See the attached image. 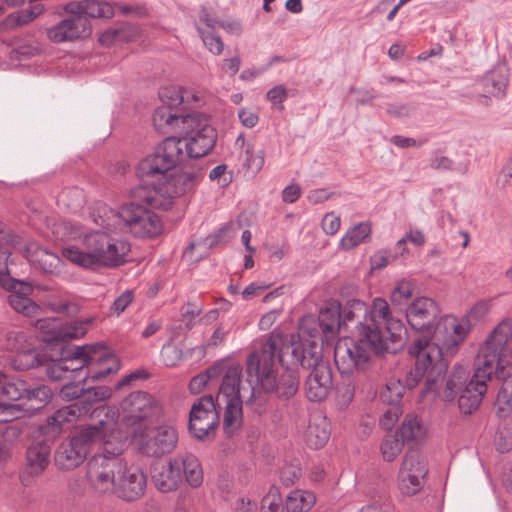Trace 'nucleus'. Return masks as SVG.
<instances>
[{"label": "nucleus", "mask_w": 512, "mask_h": 512, "mask_svg": "<svg viewBox=\"0 0 512 512\" xmlns=\"http://www.w3.org/2000/svg\"><path fill=\"white\" fill-rule=\"evenodd\" d=\"M330 437V429L325 420L310 423L306 432L307 443L314 449L322 448Z\"/></svg>", "instance_id": "obj_39"}, {"label": "nucleus", "mask_w": 512, "mask_h": 512, "mask_svg": "<svg viewBox=\"0 0 512 512\" xmlns=\"http://www.w3.org/2000/svg\"><path fill=\"white\" fill-rule=\"evenodd\" d=\"M91 322V318H87L81 322H73L63 331L61 337L63 339H79L87 333L86 325Z\"/></svg>", "instance_id": "obj_54"}, {"label": "nucleus", "mask_w": 512, "mask_h": 512, "mask_svg": "<svg viewBox=\"0 0 512 512\" xmlns=\"http://www.w3.org/2000/svg\"><path fill=\"white\" fill-rule=\"evenodd\" d=\"M395 434L405 444L422 439L425 435V429L416 415H406L401 427Z\"/></svg>", "instance_id": "obj_35"}, {"label": "nucleus", "mask_w": 512, "mask_h": 512, "mask_svg": "<svg viewBox=\"0 0 512 512\" xmlns=\"http://www.w3.org/2000/svg\"><path fill=\"white\" fill-rule=\"evenodd\" d=\"M430 167L438 171H456L461 174H465L468 170L467 163L455 164L453 160L446 156H442L438 151L433 152Z\"/></svg>", "instance_id": "obj_43"}, {"label": "nucleus", "mask_w": 512, "mask_h": 512, "mask_svg": "<svg viewBox=\"0 0 512 512\" xmlns=\"http://www.w3.org/2000/svg\"><path fill=\"white\" fill-rule=\"evenodd\" d=\"M133 300V293L130 290L124 291L120 296H118L114 303L111 306V310L115 312L117 315L122 313L128 305Z\"/></svg>", "instance_id": "obj_59"}, {"label": "nucleus", "mask_w": 512, "mask_h": 512, "mask_svg": "<svg viewBox=\"0 0 512 512\" xmlns=\"http://www.w3.org/2000/svg\"><path fill=\"white\" fill-rule=\"evenodd\" d=\"M87 380H91L90 377L84 376L83 379L79 380L77 383H67L60 389V397L65 401H73L76 402L80 399L83 392H85V383Z\"/></svg>", "instance_id": "obj_46"}, {"label": "nucleus", "mask_w": 512, "mask_h": 512, "mask_svg": "<svg viewBox=\"0 0 512 512\" xmlns=\"http://www.w3.org/2000/svg\"><path fill=\"white\" fill-rule=\"evenodd\" d=\"M51 448L43 442L33 441L26 449L25 461L19 478L24 486H30L42 475L50 463Z\"/></svg>", "instance_id": "obj_22"}, {"label": "nucleus", "mask_w": 512, "mask_h": 512, "mask_svg": "<svg viewBox=\"0 0 512 512\" xmlns=\"http://www.w3.org/2000/svg\"><path fill=\"white\" fill-rule=\"evenodd\" d=\"M390 142L392 144H394L395 146L404 149V148L414 147L416 145L421 146L426 142V140H422L419 143H417V141L412 137L394 135L390 138Z\"/></svg>", "instance_id": "obj_62"}, {"label": "nucleus", "mask_w": 512, "mask_h": 512, "mask_svg": "<svg viewBox=\"0 0 512 512\" xmlns=\"http://www.w3.org/2000/svg\"><path fill=\"white\" fill-rule=\"evenodd\" d=\"M123 412L122 423L126 427H147V422L160 415L161 409L152 396L143 391L130 393L120 404ZM138 429H134V433Z\"/></svg>", "instance_id": "obj_15"}, {"label": "nucleus", "mask_w": 512, "mask_h": 512, "mask_svg": "<svg viewBox=\"0 0 512 512\" xmlns=\"http://www.w3.org/2000/svg\"><path fill=\"white\" fill-rule=\"evenodd\" d=\"M415 357L414 365L406 372L402 380L389 382L386 391L381 394L384 402L396 404L403 397L405 389H413L425 377L423 394L434 390L435 384L444 378L447 364L439 358V350L429 345L426 336L418 337L409 348Z\"/></svg>", "instance_id": "obj_6"}, {"label": "nucleus", "mask_w": 512, "mask_h": 512, "mask_svg": "<svg viewBox=\"0 0 512 512\" xmlns=\"http://www.w3.org/2000/svg\"><path fill=\"white\" fill-rule=\"evenodd\" d=\"M510 70L505 61L497 62L483 77L484 90L497 98H504L509 84Z\"/></svg>", "instance_id": "obj_29"}, {"label": "nucleus", "mask_w": 512, "mask_h": 512, "mask_svg": "<svg viewBox=\"0 0 512 512\" xmlns=\"http://www.w3.org/2000/svg\"><path fill=\"white\" fill-rule=\"evenodd\" d=\"M288 97V91L283 85H276L267 92V99L271 102L272 106L282 111L284 109L283 102Z\"/></svg>", "instance_id": "obj_55"}, {"label": "nucleus", "mask_w": 512, "mask_h": 512, "mask_svg": "<svg viewBox=\"0 0 512 512\" xmlns=\"http://www.w3.org/2000/svg\"><path fill=\"white\" fill-rule=\"evenodd\" d=\"M371 234V226L367 222H361L350 228L341 239L344 249H352L364 242Z\"/></svg>", "instance_id": "obj_38"}, {"label": "nucleus", "mask_w": 512, "mask_h": 512, "mask_svg": "<svg viewBox=\"0 0 512 512\" xmlns=\"http://www.w3.org/2000/svg\"><path fill=\"white\" fill-rule=\"evenodd\" d=\"M116 225L137 238H153L162 231V222L151 209L135 203H125L116 212Z\"/></svg>", "instance_id": "obj_13"}, {"label": "nucleus", "mask_w": 512, "mask_h": 512, "mask_svg": "<svg viewBox=\"0 0 512 512\" xmlns=\"http://www.w3.org/2000/svg\"><path fill=\"white\" fill-rule=\"evenodd\" d=\"M283 343V334L272 331L265 340L261 352L249 354L246 361V373L250 398L254 395L255 386L272 393L280 401L292 399L300 386L299 372L296 367L286 365L285 353L279 350Z\"/></svg>", "instance_id": "obj_3"}, {"label": "nucleus", "mask_w": 512, "mask_h": 512, "mask_svg": "<svg viewBox=\"0 0 512 512\" xmlns=\"http://www.w3.org/2000/svg\"><path fill=\"white\" fill-rule=\"evenodd\" d=\"M53 396L51 388L44 384L30 385L26 382V391L24 399L30 402H35L37 408H42L47 405Z\"/></svg>", "instance_id": "obj_42"}, {"label": "nucleus", "mask_w": 512, "mask_h": 512, "mask_svg": "<svg viewBox=\"0 0 512 512\" xmlns=\"http://www.w3.org/2000/svg\"><path fill=\"white\" fill-rule=\"evenodd\" d=\"M39 266L45 273H55L59 271L61 260L60 258L53 254L48 253L47 251H42L41 255L37 258Z\"/></svg>", "instance_id": "obj_51"}, {"label": "nucleus", "mask_w": 512, "mask_h": 512, "mask_svg": "<svg viewBox=\"0 0 512 512\" xmlns=\"http://www.w3.org/2000/svg\"><path fill=\"white\" fill-rule=\"evenodd\" d=\"M498 183L501 184L502 187L512 186V158L503 167L498 178Z\"/></svg>", "instance_id": "obj_64"}, {"label": "nucleus", "mask_w": 512, "mask_h": 512, "mask_svg": "<svg viewBox=\"0 0 512 512\" xmlns=\"http://www.w3.org/2000/svg\"><path fill=\"white\" fill-rule=\"evenodd\" d=\"M301 195V188L298 184H291L282 191V199L286 203H294Z\"/></svg>", "instance_id": "obj_63"}, {"label": "nucleus", "mask_w": 512, "mask_h": 512, "mask_svg": "<svg viewBox=\"0 0 512 512\" xmlns=\"http://www.w3.org/2000/svg\"><path fill=\"white\" fill-rule=\"evenodd\" d=\"M123 446V443L113 446L106 441L103 452L94 455L88 462L87 477L96 491L114 492L118 473L124 466Z\"/></svg>", "instance_id": "obj_12"}, {"label": "nucleus", "mask_w": 512, "mask_h": 512, "mask_svg": "<svg viewBox=\"0 0 512 512\" xmlns=\"http://www.w3.org/2000/svg\"><path fill=\"white\" fill-rule=\"evenodd\" d=\"M511 362L512 319H505L491 331L480 348L475 368L489 372V376L500 381L509 373L507 367Z\"/></svg>", "instance_id": "obj_8"}, {"label": "nucleus", "mask_w": 512, "mask_h": 512, "mask_svg": "<svg viewBox=\"0 0 512 512\" xmlns=\"http://www.w3.org/2000/svg\"><path fill=\"white\" fill-rule=\"evenodd\" d=\"M315 495L310 491L294 490L286 498L287 512H303L311 509L315 504Z\"/></svg>", "instance_id": "obj_37"}, {"label": "nucleus", "mask_w": 512, "mask_h": 512, "mask_svg": "<svg viewBox=\"0 0 512 512\" xmlns=\"http://www.w3.org/2000/svg\"><path fill=\"white\" fill-rule=\"evenodd\" d=\"M415 106L411 103H390L386 106V113L394 118H408L413 115Z\"/></svg>", "instance_id": "obj_53"}, {"label": "nucleus", "mask_w": 512, "mask_h": 512, "mask_svg": "<svg viewBox=\"0 0 512 512\" xmlns=\"http://www.w3.org/2000/svg\"><path fill=\"white\" fill-rule=\"evenodd\" d=\"M238 117H239L242 125L247 128L255 127L259 120L257 113H255L249 109H246V108H242L239 110Z\"/></svg>", "instance_id": "obj_60"}, {"label": "nucleus", "mask_w": 512, "mask_h": 512, "mask_svg": "<svg viewBox=\"0 0 512 512\" xmlns=\"http://www.w3.org/2000/svg\"><path fill=\"white\" fill-rule=\"evenodd\" d=\"M340 218L333 214H326L322 221V227L326 234L334 235L340 228Z\"/></svg>", "instance_id": "obj_61"}, {"label": "nucleus", "mask_w": 512, "mask_h": 512, "mask_svg": "<svg viewBox=\"0 0 512 512\" xmlns=\"http://www.w3.org/2000/svg\"><path fill=\"white\" fill-rule=\"evenodd\" d=\"M403 446V440L398 435L386 436L381 444L383 458L388 462L393 461L400 454Z\"/></svg>", "instance_id": "obj_44"}, {"label": "nucleus", "mask_w": 512, "mask_h": 512, "mask_svg": "<svg viewBox=\"0 0 512 512\" xmlns=\"http://www.w3.org/2000/svg\"><path fill=\"white\" fill-rule=\"evenodd\" d=\"M378 328L385 346L395 348V353L404 346L407 329L401 320L391 316L390 311L384 319L379 317Z\"/></svg>", "instance_id": "obj_28"}, {"label": "nucleus", "mask_w": 512, "mask_h": 512, "mask_svg": "<svg viewBox=\"0 0 512 512\" xmlns=\"http://www.w3.org/2000/svg\"><path fill=\"white\" fill-rule=\"evenodd\" d=\"M428 473L426 463L419 450L409 449L399 471V488L405 495H415L422 489V480Z\"/></svg>", "instance_id": "obj_18"}, {"label": "nucleus", "mask_w": 512, "mask_h": 512, "mask_svg": "<svg viewBox=\"0 0 512 512\" xmlns=\"http://www.w3.org/2000/svg\"><path fill=\"white\" fill-rule=\"evenodd\" d=\"M180 457L170 459L166 464H157L151 469V477L155 487L163 492H171L182 482Z\"/></svg>", "instance_id": "obj_27"}, {"label": "nucleus", "mask_w": 512, "mask_h": 512, "mask_svg": "<svg viewBox=\"0 0 512 512\" xmlns=\"http://www.w3.org/2000/svg\"><path fill=\"white\" fill-rule=\"evenodd\" d=\"M131 250L128 241H113L107 235L94 232L86 235L81 246H68L62 250L63 256L70 262L89 269L103 266L117 267L126 262Z\"/></svg>", "instance_id": "obj_7"}, {"label": "nucleus", "mask_w": 512, "mask_h": 512, "mask_svg": "<svg viewBox=\"0 0 512 512\" xmlns=\"http://www.w3.org/2000/svg\"><path fill=\"white\" fill-rule=\"evenodd\" d=\"M180 471L182 476H185L187 483L193 487H199L203 482V471L198 459L192 455L187 454L180 457Z\"/></svg>", "instance_id": "obj_34"}, {"label": "nucleus", "mask_w": 512, "mask_h": 512, "mask_svg": "<svg viewBox=\"0 0 512 512\" xmlns=\"http://www.w3.org/2000/svg\"><path fill=\"white\" fill-rule=\"evenodd\" d=\"M241 381V368H229L222 378L216 400L212 395L199 398L191 407L188 429L198 440H209L214 437L219 426L220 418L217 407L225 404L223 430L227 437H232L242 426L243 421V392L246 387Z\"/></svg>", "instance_id": "obj_2"}, {"label": "nucleus", "mask_w": 512, "mask_h": 512, "mask_svg": "<svg viewBox=\"0 0 512 512\" xmlns=\"http://www.w3.org/2000/svg\"><path fill=\"white\" fill-rule=\"evenodd\" d=\"M496 404L503 413L512 412V373H508L499 383Z\"/></svg>", "instance_id": "obj_41"}, {"label": "nucleus", "mask_w": 512, "mask_h": 512, "mask_svg": "<svg viewBox=\"0 0 512 512\" xmlns=\"http://www.w3.org/2000/svg\"><path fill=\"white\" fill-rule=\"evenodd\" d=\"M47 37L54 43L70 42L88 38L92 34L90 20L86 17H64L46 31Z\"/></svg>", "instance_id": "obj_23"}, {"label": "nucleus", "mask_w": 512, "mask_h": 512, "mask_svg": "<svg viewBox=\"0 0 512 512\" xmlns=\"http://www.w3.org/2000/svg\"><path fill=\"white\" fill-rule=\"evenodd\" d=\"M48 350L49 359L43 363L42 368L51 380H61L68 372L75 379L76 374L85 369L86 377L96 382L116 373L120 368L119 359L101 342L82 346L60 343L56 348Z\"/></svg>", "instance_id": "obj_4"}, {"label": "nucleus", "mask_w": 512, "mask_h": 512, "mask_svg": "<svg viewBox=\"0 0 512 512\" xmlns=\"http://www.w3.org/2000/svg\"><path fill=\"white\" fill-rule=\"evenodd\" d=\"M441 311L439 305L431 298L420 297L412 301L405 309L408 324L416 332L432 334Z\"/></svg>", "instance_id": "obj_19"}, {"label": "nucleus", "mask_w": 512, "mask_h": 512, "mask_svg": "<svg viewBox=\"0 0 512 512\" xmlns=\"http://www.w3.org/2000/svg\"><path fill=\"white\" fill-rule=\"evenodd\" d=\"M104 421L82 425L72 431L54 451V465L60 471H72L88 458L93 446L104 438Z\"/></svg>", "instance_id": "obj_9"}, {"label": "nucleus", "mask_w": 512, "mask_h": 512, "mask_svg": "<svg viewBox=\"0 0 512 512\" xmlns=\"http://www.w3.org/2000/svg\"><path fill=\"white\" fill-rule=\"evenodd\" d=\"M285 336L283 335V339ZM294 335L291 337L290 345H284V342L279 345V349L284 350L285 355L290 354L292 358V365L297 366L300 365L304 369H313L320 364H328L327 362H323V354L322 347L325 343H322V339L320 338H305L299 332V340H294Z\"/></svg>", "instance_id": "obj_17"}, {"label": "nucleus", "mask_w": 512, "mask_h": 512, "mask_svg": "<svg viewBox=\"0 0 512 512\" xmlns=\"http://www.w3.org/2000/svg\"><path fill=\"white\" fill-rule=\"evenodd\" d=\"M178 442V434L170 425L153 428L141 445V452L149 457H162L171 453Z\"/></svg>", "instance_id": "obj_24"}, {"label": "nucleus", "mask_w": 512, "mask_h": 512, "mask_svg": "<svg viewBox=\"0 0 512 512\" xmlns=\"http://www.w3.org/2000/svg\"><path fill=\"white\" fill-rule=\"evenodd\" d=\"M395 259L396 255L392 254L390 250L383 249L377 251L370 257L371 268L377 270L383 269Z\"/></svg>", "instance_id": "obj_56"}, {"label": "nucleus", "mask_w": 512, "mask_h": 512, "mask_svg": "<svg viewBox=\"0 0 512 512\" xmlns=\"http://www.w3.org/2000/svg\"><path fill=\"white\" fill-rule=\"evenodd\" d=\"M400 414L401 411L399 407L395 405L390 407L380 419L381 427L385 430H390L398 420Z\"/></svg>", "instance_id": "obj_58"}, {"label": "nucleus", "mask_w": 512, "mask_h": 512, "mask_svg": "<svg viewBox=\"0 0 512 512\" xmlns=\"http://www.w3.org/2000/svg\"><path fill=\"white\" fill-rule=\"evenodd\" d=\"M500 381L484 370L474 369L473 375L467 383L461 377L453 376L446 383L445 398L452 400L458 397V407L461 413L470 415L475 412L489 390L496 391Z\"/></svg>", "instance_id": "obj_11"}, {"label": "nucleus", "mask_w": 512, "mask_h": 512, "mask_svg": "<svg viewBox=\"0 0 512 512\" xmlns=\"http://www.w3.org/2000/svg\"><path fill=\"white\" fill-rule=\"evenodd\" d=\"M203 178L204 170L202 167L184 165L170 181H167V185L174 187V194L179 196L193 190Z\"/></svg>", "instance_id": "obj_30"}, {"label": "nucleus", "mask_w": 512, "mask_h": 512, "mask_svg": "<svg viewBox=\"0 0 512 512\" xmlns=\"http://www.w3.org/2000/svg\"><path fill=\"white\" fill-rule=\"evenodd\" d=\"M154 126L159 131L170 126L179 130L182 136L165 138L153 153L140 161L137 175L141 179H166L167 173L178 164L206 156L216 144V130L209 124V119L198 111L176 115L161 108L154 116Z\"/></svg>", "instance_id": "obj_1"}, {"label": "nucleus", "mask_w": 512, "mask_h": 512, "mask_svg": "<svg viewBox=\"0 0 512 512\" xmlns=\"http://www.w3.org/2000/svg\"><path fill=\"white\" fill-rule=\"evenodd\" d=\"M468 332L465 323H460L456 317L446 315L437 319L432 329V338H428L429 345L439 350V358L444 352L452 353L464 340Z\"/></svg>", "instance_id": "obj_16"}, {"label": "nucleus", "mask_w": 512, "mask_h": 512, "mask_svg": "<svg viewBox=\"0 0 512 512\" xmlns=\"http://www.w3.org/2000/svg\"><path fill=\"white\" fill-rule=\"evenodd\" d=\"M25 426L24 422H16L6 426L2 431L0 441L12 448V445L22 436Z\"/></svg>", "instance_id": "obj_49"}, {"label": "nucleus", "mask_w": 512, "mask_h": 512, "mask_svg": "<svg viewBox=\"0 0 512 512\" xmlns=\"http://www.w3.org/2000/svg\"><path fill=\"white\" fill-rule=\"evenodd\" d=\"M333 386L332 368L328 364H320L312 369L308 375L304 390L309 401L320 402L324 400Z\"/></svg>", "instance_id": "obj_25"}, {"label": "nucleus", "mask_w": 512, "mask_h": 512, "mask_svg": "<svg viewBox=\"0 0 512 512\" xmlns=\"http://www.w3.org/2000/svg\"><path fill=\"white\" fill-rule=\"evenodd\" d=\"M301 474L298 466L288 465L281 469L280 480L285 487H290L301 477Z\"/></svg>", "instance_id": "obj_57"}, {"label": "nucleus", "mask_w": 512, "mask_h": 512, "mask_svg": "<svg viewBox=\"0 0 512 512\" xmlns=\"http://www.w3.org/2000/svg\"><path fill=\"white\" fill-rule=\"evenodd\" d=\"M159 97L163 103L162 106L155 109L153 113V120L156 112L161 108H166L170 113L179 115L177 112H173L172 109L178 107L184 103H190L191 101L198 103L199 98L191 91L183 89L178 86L164 87L159 91Z\"/></svg>", "instance_id": "obj_32"}, {"label": "nucleus", "mask_w": 512, "mask_h": 512, "mask_svg": "<svg viewBox=\"0 0 512 512\" xmlns=\"http://www.w3.org/2000/svg\"><path fill=\"white\" fill-rule=\"evenodd\" d=\"M83 15L90 18H112L114 16L113 6L106 1L84 0Z\"/></svg>", "instance_id": "obj_40"}, {"label": "nucleus", "mask_w": 512, "mask_h": 512, "mask_svg": "<svg viewBox=\"0 0 512 512\" xmlns=\"http://www.w3.org/2000/svg\"><path fill=\"white\" fill-rule=\"evenodd\" d=\"M146 485L147 480L143 471L138 467L128 466L124 460L113 494L124 501L133 502L144 495Z\"/></svg>", "instance_id": "obj_21"}, {"label": "nucleus", "mask_w": 512, "mask_h": 512, "mask_svg": "<svg viewBox=\"0 0 512 512\" xmlns=\"http://www.w3.org/2000/svg\"><path fill=\"white\" fill-rule=\"evenodd\" d=\"M389 312L388 302L380 297L373 300L372 306L359 299H349L341 305L342 330L350 336L381 337L378 321Z\"/></svg>", "instance_id": "obj_10"}, {"label": "nucleus", "mask_w": 512, "mask_h": 512, "mask_svg": "<svg viewBox=\"0 0 512 512\" xmlns=\"http://www.w3.org/2000/svg\"><path fill=\"white\" fill-rule=\"evenodd\" d=\"M48 359V349L33 348L17 352L11 359V365L15 370L25 371L42 368L43 363Z\"/></svg>", "instance_id": "obj_33"}, {"label": "nucleus", "mask_w": 512, "mask_h": 512, "mask_svg": "<svg viewBox=\"0 0 512 512\" xmlns=\"http://www.w3.org/2000/svg\"><path fill=\"white\" fill-rule=\"evenodd\" d=\"M161 355L165 365L173 367L182 358V350L173 345L170 340L163 345Z\"/></svg>", "instance_id": "obj_52"}, {"label": "nucleus", "mask_w": 512, "mask_h": 512, "mask_svg": "<svg viewBox=\"0 0 512 512\" xmlns=\"http://www.w3.org/2000/svg\"><path fill=\"white\" fill-rule=\"evenodd\" d=\"M245 155V165L247 168L252 172H259L264 165V150H258L257 152H254L252 147L248 145L245 150Z\"/></svg>", "instance_id": "obj_50"}, {"label": "nucleus", "mask_w": 512, "mask_h": 512, "mask_svg": "<svg viewBox=\"0 0 512 512\" xmlns=\"http://www.w3.org/2000/svg\"><path fill=\"white\" fill-rule=\"evenodd\" d=\"M196 29L204 45L210 52H212L214 55H219L222 53L224 44L221 40V37L217 35L215 31H205L198 24H196Z\"/></svg>", "instance_id": "obj_47"}, {"label": "nucleus", "mask_w": 512, "mask_h": 512, "mask_svg": "<svg viewBox=\"0 0 512 512\" xmlns=\"http://www.w3.org/2000/svg\"><path fill=\"white\" fill-rule=\"evenodd\" d=\"M25 414V409L20 404L8 403L0 399V423L13 422Z\"/></svg>", "instance_id": "obj_45"}, {"label": "nucleus", "mask_w": 512, "mask_h": 512, "mask_svg": "<svg viewBox=\"0 0 512 512\" xmlns=\"http://www.w3.org/2000/svg\"><path fill=\"white\" fill-rule=\"evenodd\" d=\"M395 354V348L385 346L382 337L349 336L338 343L334 351V361L343 378L337 386V393L347 405L354 397V375L365 372L371 365L373 356Z\"/></svg>", "instance_id": "obj_5"}, {"label": "nucleus", "mask_w": 512, "mask_h": 512, "mask_svg": "<svg viewBox=\"0 0 512 512\" xmlns=\"http://www.w3.org/2000/svg\"><path fill=\"white\" fill-rule=\"evenodd\" d=\"M0 286L11 292L8 296V303L16 312L32 317L40 310V307L28 297L33 292V286L30 283L15 279L10 275H2L0 276Z\"/></svg>", "instance_id": "obj_20"}, {"label": "nucleus", "mask_w": 512, "mask_h": 512, "mask_svg": "<svg viewBox=\"0 0 512 512\" xmlns=\"http://www.w3.org/2000/svg\"><path fill=\"white\" fill-rule=\"evenodd\" d=\"M110 390L105 386L86 387L80 399L64 408H70L72 420L88 414L94 404L109 398Z\"/></svg>", "instance_id": "obj_31"}, {"label": "nucleus", "mask_w": 512, "mask_h": 512, "mask_svg": "<svg viewBox=\"0 0 512 512\" xmlns=\"http://www.w3.org/2000/svg\"><path fill=\"white\" fill-rule=\"evenodd\" d=\"M41 13L42 7L36 4L31 6L29 9H23L16 13L9 14L2 20L1 26L3 29L11 30L29 23Z\"/></svg>", "instance_id": "obj_36"}, {"label": "nucleus", "mask_w": 512, "mask_h": 512, "mask_svg": "<svg viewBox=\"0 0 512 512\" xmlns=\"http://www.w3.org/2000/svg\"><path fill=\"white\" fill-rule=\"evenodd\" d=\"M412 294L413 288L411 283L408 281H401L391 292V303L393 306H401L411 299Z\"/></svg>", "instance_id": "obj_48"}, {"label": "nucleus", "mask_w": 512, "mask_h": 512, "mask_svg": "<svg viewBox=\"0 0 512 512\" xmlns=\"http://www.w3.org/2000/svg\"><path fill=\"white\" fill-rule=\"evenodd\" d=\"M299 330L303 336L320 338L322 343L329 344L342 330L341 304L336 300L325 302L318 316L310 314L301 318Z\"/></svg>", "instance_id": "obj_14"}, {"label": "nucleus", "mask_w": 512, "mask_h": 512, "mask_svg": "<svg viewBox=\"0 0 512 512\" xmlns=\"http://www.w3.org/2000/svg\"><path fill=\"white\" fill-rule=\"evenodd\" d=\"M72 421L70 408L62 407L58 409L38 425L35 441L43 442L51 447L53 442L64 432L65 427Z\"/></svg>", "instance_id": "obj_26"}]
</instances>
